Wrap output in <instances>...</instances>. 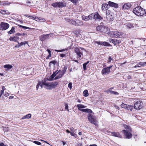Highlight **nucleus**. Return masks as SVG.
I'll use <instances>...</instances> for the list:
<instances>
[{
  "instance_id": "nucleus-41",
  "label": "nucleus",
  "mask_w": 146,
  "mask_h": 146,
  "mask_svg": "<svg viewBox=\"0 0 146 146\" xmlns=\"http://www.w3.org/2000/svg\"><path fill=\"white\" fill-rule=\"evenodd\" d=\"M67 68V66H64V67L63 68L62 70V71H61V72L64 74L65 72H66Z\"/></svg>"
},
{
  "instance_id": "nucleus-9",
  "label": "nucleus",
  "mask_w": 146,
  "mask_h": 146,
  "mask_svg": "<svg viewBox=\"0 0 146 146\" xmlns=\"http://www.w3.org/2000/svg\"><path fill=\"white\" fill-rule=\"evenodd\" d=\"M122 131L123 133L124 136L126 139H130L132 137L133 135L131 132L125 130H123Z\"/></svg>"
},
{
  "instance_id": "nucleus-37",
  "label": "nucleus",
  "mask_w": 146,
  "mask_h": 146,
  "mask_svg": "<svg viewBox=\"0 0 146 146\" xmlns=\"http://www.w3.org/2000/svg\"><path fill=\"white\" fill-rule=\"evenodd\" d=\"M37 18L36 19L38 20V21H40V22H44L45 21V19L43 18L40 17H37Z\"/></svg>"
},
{
  "instance_id": "nucleus-57",
  "label": "nucleus",
  "mask_w": 146,
  "mask_h": 146,
  "mask_svg": "<svg viewBox=\"0 0 146 146\" xmlns=\"http://www.w3.org/2000/svg\"><path fill=\"white\" fill-rule=\"evenodd\" d=\"M4 89H3L2 90H1V91L0 95H1V96L2 95V94H3L4 93Z\"/></svg>"
},
{
  "instance_id": "nucleus-63",
  "label": "nucleus",
  "mask_w": 146,
  "mask_h": 146,
  "mask_svg": "<svg viewBox=\"0 0 146 146\" xmlns=\"http://www.w3.org/2000/svg\"><path fill=\"white\" fill-rule=\"evenodd\" d=\"M21 35H22V34L19 33H17L16 34V36H21Z\"/></svg>"
},
{
  "instance_id": "nucleus-52",
  "label": "nucleus",
  "mask_w": 146,
  "mask_h": 146,
  "mask_svg": "<svg viewBox=\"0 0 146 146\" xmlns=\"http://www.w3.org/2000/svg\"><path fill=\"white\" fill-rule=\"evenodd\" d=\"M112 59V58L110 56H109L107 60V62L108 63L110 62Z\"/></svg>"
},
{
  "instance_id": "nucleus-61",
  "label": "nucleus",
  "mask_w": 146,
  "mask_h": 146,
  "mask_svg": "<svg viewBox=\"0 0 146 146\" xmlns=\"http://www.w3.org/2000/svg\"><path fill=\"white\" fill-rule=\"evenodd\" d=\"M60 57H63L65 56V54H60Z\"/></svg>"
},
{
  "instance_id": "nucleus-25",
  "label": "nucleus",
  "mask_w": 146,
  "mask_h": 146,
  "mask_svg": "<svg viewBox=\"0 0 146 146\" xmlns=\"http://www.w3.org/2000/svg\"><path fill=\"white\" fill-rule=\"evenodd\" d=\"M76 26H81L83 25L82 21L78 19H76Z\"/></svg>"
},
{
  "instance_id": "nucleus-64",
  "label": "nucleus",
  "mask_w": 146,
  "mask_h": 146,
  "mask_svg": "<svg viewBox=\"0 0 146 146\" xmlns=\"http://www.w3.org/2000/svg\"><path fill=\"white\" fill-rule=\"evenodd\" d=\"M13 98H14V96H11L9 97V98L10 99H11Z\"/></svg>"
},
{
  "instance_id": "nucleus-31",
  "label": "nucleus",
  "mask_w": 146,
  "mask_h": 146,
  "mask_svg": "<svg viewBox=\"0 0 146 146\" xmlns=\"http://www.w3.org/2000/svg\"><path fill=\"white\" fill-rule=\"evenodd\" d=\"M67 21L68 22L76 26V21L73 20H70L69 19H67Z\"/></svg>"
},
{
  "instance_id": "nucleus-8",
  "label": "nucleus",
  "mask_w": 146,
  "mask_h": 146,
  "mask_svg": "<svg viewBox=\"0 0 146 146\" xmlns=\"http://www.w3.org/2000/svg\"><path fill=\"white\" fill-rule=\"evenodd\" d=\"M9 27V25L7 23L2 22L0 23V29L1 30L4 31L7 29Z\"/></svg>"
},
{
  "instance_id": "nucleus-26",
  "label": "nucleus",
  "mask_w": 146,
  "mask_h": 146,
  "mask_svg": "<svg viewBox=\"0 0 146 146\" xmlns=\"http://www.w3.org/2000/svg\"><path fill=\"white\" fill-rule=\"evenodd\" d=\"M123 126L124 127L125 129H127V130L129 131L130 132H131L132 131V129L129 125L124 124L123 125Z\"/></svg>"
},
{
  "instance_id": "nucleus-47",
  "label": "nucleus",
  "mask_w": 146,
  "mask_h": 146,
  "mask_svg": "<svg viewBox=\"0 0 146 146\" xmlns=\"http://www.w3.org/2000/svg\"><path fill=\"white\" fill-rule=\"evenodd\" d=\"M72 82H70L68 86V87L70 88V90H71L72 87Z\"/></svg>"
},
{
  "instance_id": "nucleus-17",
  "label": "nucleus",
  "mask_w": 146,
  "mask_h": 146,
  "mask_svg": "<svg viewBox=\"0 0 146 146\" xmlns=\"http://www.w3.org/2000/svg\"><path fill=\"white\" fill-rule=\"evenodd\" d=\"M111 135L113 136L119 138H121L122 137V135L118 132H112L111 133Z\"/></svg>"
},
{
  "instance_id": "nucleus-46",
  "label": "nucleus",
  "mask_w": 146,
  "mask_h": 146,
  "mask_svg": "<svg viewBox=\"0 0 146 146\" xmlns=\"http://www.w3.org/2000/svg\"><path fill=\"white\" fill-rule=\"evenodd\" d=\"M71 2L76 5V3L78 2V0H69Z\"/></svg>"
},
{
  "instance_id": "nucleus-3",
  "label": "nucleus",
  "mask_w": 146,
  "mask_h": 146,
  "mask_svg": "<svg viewBox=\"0 0 146 146\" xmlns=\"http://www.w3.org/2000/svg\"><path fill=\"white\" fill-rule=\"evenodd\" d=\"M96 30L104 33H108V28L104 26L98 25L96 27Z\"/></svg>"
},
{
  "instance_id": "nucleus-40",
  "label": "nucleus",
  "mask_w": 146,
  "mask_h": 146,
  "mask_svg": "<svg viewBox=\"0 0 146 146\" xmlns=\"http://www.w3.org/2000/svg\"><path fill=\"white\" fill-rule=\"evenodd\" d=\"M89 61H87L85 63L83 64V69L84 70H87V68H86V65L89 63Z\"/></svg>"
},
{
  "instance_id": "nucleus-62",
  "label": "nucleus",
  "mask_w": 146,
  "mask_h": 146,
  "mask_svg": "<svg viewBox=\"0 0 146 146\" xmlns=\"http://www.w3.org/2000/svg\"><path fill=\"white\" fill-rule=\"evenodd\" d=\"M60 78V77H59L58 75H57L56 77H55V78H54V79L55 80H56V79H58L59 78Z\"/></svg>"
},
{
  "instance_id": "nucleus-53",
  "label": "nucleus",
  "mask_w": 146,
  "mask_h": 146,
  "mask_svg": "<svg viewBox=\"0 0 146 146\" xmlns=\"http://www.w3.org/2000/svg\"><path fill=\"white\" fill-rule=\"evenodd\" d=\"M39 86H40L41 88H42L43 86H42V82H41L40 81H39L38 82V83L37 84Z\"/></svg>"
},
{
  "instance_id": "nucleus-54",
  "label": "nucleus",
  "mask_w": 146,
  "mask_h": 146,
  "mask_svg": "<svg viewBox=\"0 0 146 146\" xmlns=\"http://www.w3.org/2000/svg\"><path fill=\"white\" fill-rule=\"evenodd\" d=\"M52 54L51 53L49 54L46 57V59H50V58L51 57Z\"/></svg>"
},
{
  "instance_id": "nucleus-10",
  "label": "nucleus",
  "mask_w": 146,
  "mask_h": 146,
  "mask_svg": "<svg viewBox=\"0 0 146 146\" xmlns=\"http://www.w3.org/2000/svg\"><path fill=\"white\" fill-rule=\"evenodd\" d=\"M142 104V102L139 101H137L134 104V108L135 110H140L143 107Z\"/></svg>"
},
{
  "instance_id": "nucleus-45",
  "label": "nucleus",
  "mask_w": 146,
  "mask_h": 146,
  "mask_svg": "<svg viewBox=\"0 0 146 146\" xmlns=\"http://www.w3.org/2000/svg\"><path fill=\"white\" fill-rule=\"evenodd\" d=\"M110 41L112 42V43L114 44L115 45H116V40H114L113 39L111 38L110 39Z\"/></svg>"
},
{
  "instance_id": "nucleus-27",
  "label": "nucleus",
  "mask_w": 146,
  "mask_h": 146,
  "mask_svg": "<svg viewBox=\"0 0 146 146\" xmlns=\"http://www.w3.org/2000/svg\"><path fill=\"white\" fill-rule=\"evenodd\" d=\"M57 73L56 71L53 72V74L50 76L49 78L47 79V80L49 81H51L53 80V78L56 75Z\"/></svg>"
},
{
  "instance_id": "nucleus-59",
  "label": "nucleus",
  "mask_w": 146,
  "mask_h": 146,
  "mask_svg": "<svg viewBox=\"0 0 146 146\" xmlns=\"http://www.w3.org/2000/svg\"><path fill=\"white\" fill-rule=\"evenodd\" d=\"M0 146H7V145H4V144L2 143H0Z\"/></svg>"
},
{
  "instance_id": "nucleus-44",
  "label": "nucleus",
  "mask_w": 146,
  "mask_h": 146,
  "mask_svg": "<svg viewBox=\"0 0 146 146\" xmlns=\"http://www.w3.org/2000/svg\"><path fill=\"white\" fill-rule=\"evenodd\" d=\"M3 5H10L11 4V3L7 1H4L3 2Z\"/></svg>"
},
{
  "instance_id": "nucleus-55",
  "label": "nucleus",
  "mask_w": 146,
  "mask_h": 146,
  "mask_svg": "<svg viewBox=\"0 0 146 146\" xmlns=\"http://www.w3.org/2000/svg\"><path fill=\"white\" fill-rule=\"evenodd\" d=\"M17 42L18 43V44L15 45V48H19L21 46L20 43H19V42Z\"/></svg>"
},
{
  "instance_id": "nucleus-33",
  "label": "nucleus",
  "mask_w": 146,
  "mask_h": 146,
  "mask_svg": "<svg viewBox=\"0 0 146 146\" xmlns=\"http://www.w3.org/2000/svg\"><path fill=\"white\" fill-rule=\"evenodd\" d=\"M3 67L5 68H7L8 69H9L12 68H13V66L11 65L7 64L3 66Z\"/></svg>"
},
{
  "instance_id": "nucleus-38",
  "label": "nucleus",
  "mask_w": 146,
  "mask_h": 146,
  "mask_svg": "<svg viewBox=\"0 0 146 146\" xmlns=\"http://www.w3.org/2000/svg\"><path fill=\"white\" fill-rule=\"evenodd\" d=\"M61 72V71L59 70L57 72V74H58V75L60 78H61L64 75V74Z\"/></svg>"
},
{
  "instance_id": "nucleus-12",
  "label": "nucleus",
  "mask_w": 146,
  "mask_h": 146,
  "mask_svg": "<svg viewBox=\"0 0 146 146\" xmlns=\"http://www.w3.org/2000/svg\"><path fill=\"white\" fill-rule=\"evenodd\" d=\"M94 43L98 45H102L104 46H110V44L109 43L105 41L102 42L101 41H96L94 42Z\"/></svg>"
},
{
  "instance_id": "nucleus-49",
  "label": "nucleus",
  "mask_w": 146,
  "mask_h": 146,
  "mask_svg": "<svg viewBox=\"0 0 146 146\" xmlns=\"http://www.w3.org/2000/svg\"><path fill=\"white\" fill-rule=\"evenodd\" d=\"M33 142L35 144L38 145H40L41 144V143L39 141H34Z\"/></svg>"
},
{
  "instance_id": "nucleus-58",
  "label": "nucleus",
  "mask_w": 146,
  "mask_h": 146,
  "mask_svg": "<svg viewBox=\"0 0 146 146\" xmlns=\"http://www.w3.org/2000/svg\"><path fill=\"white\" fill-rule=\"evenodd\" d=\"M121 41L118 40H116V42L117 44H119L120 43H121Z\"/></svg>"
},
{
  "instance_id": "nucleus-22",
  "label": "nucleus",
  "mask_w": 146,
  "mask_h": 146,
  "mask_svg": "<svg viewBox=\"0 0 146 146\" xmlns=\"http://www.w3.org/2000/svg\"><path fill=\"white\" fill-rule=\"evenodd\" d=\"M105 92L107 93V94L110 93L114 95H118L119 94V93L117 92L112 91V90H106L104 91Z\"/></svg>"
},
{
  "instance_id": "nucleus-35",
  "label": "nucleus",
  "mask_w": 146,
  "mask_h": 146,
  "mask_svg": "<svg viewBox=\"0 0 146 146\" xmlns=\"http://www.w3.org/2000/svg\"><path fill=\"white\" fill-rule=\"evenodd\" d=\"M15 32V27H12L11 29V30L8 32V33L9 34H11L12 33H14Z\"/></svg>"
},
{
  "instance_id": "nucleus-5",
  "label": "nucleus",
  "mask_w": 146,
  "mask_h": 146,
  "mask_svg": "<svg viewBox=\"0 0 146 146\" xmlns=\"http://www.w3.org/2000/svg\"><path fill=\"white\" fill-rule=\"evenodd\" d=\"M66 3H63L61 2H57L52 3L51 5L54 8H62L66 6Z\"/></svg>"
},
{
  "instance_id": "nucleus-34",
  "label": "nucleus",
  "mask_w": 146,
  "mask_h": 146,
  "mask_svg": "<svg viewBox=\"0 0 146 146\" xmlns=\"http://www.w3.org/2000/svg\"><path fill=\"white\" fill-rule=\"evenodd\" d=\"M31 116V115L30 113L28 114L27 115L23 116L22 118V119H25L30 118Z\"/></svg>"
},
{
  "instance_id": "nucleus-36",
  "label": "nucleus",
  "mask_w": 146,
  "mask_h": 146,
  "mask_svg": "<svg viewBox=\"0 0 146 146\" xmlns=\"http://www.w3.org/2000/svg\"><path fill=\"white\" fill-rule=\"evenodd\" d=\"M83 95L85 97H87L88 96L89 94L87 90H85L84 91Z\"/></svg>"
},
{
  "instance_id": "nucleus-42",
  "label": "nucleus",
  "mask_w": 146,
  "mask_h": 146,
  "mask_svg": "<svg viewBox=\"0 0 146 146\" xmlns=\"http://www.w3.org/2000/svg\"><path fill=\"white\" fill-rule=\"evenodd\" d=\"M18 26L21 27L23 28L24 29H31V28H30L29 27H27L26 26H23L21 25H19Z\"/></svg>"
},
{
  "instance_id": "nucleus-23",
  "label": "nucleus",
  "mask_w": 146,
  "mask_h": 146,
  "mask_svg": "<svg viewBox=\"0 0 146 146\" xmlns=\"http://www.w3.org/2000/svg\"><path fill=\"white\" fill-rule=\"evenodd\" d=\"M0 13L3 15H9L10 14L8 10H5L0 9Z\"/></svg>"
},
{
  "instance_id": "nucleus-1",
  "label": "nucleus",
  "mask_w": 146,
  "mask_h": 146,
  "mask_svg": "<svg viewBox=\"0 0 146 146\" xmlns=\"http://www.w3.org/2000/svg\"><path fill=\"white\" fill-rule=\"evenodd\" d=\"M133 13L136 15L141 16L146 13L145 10L140 6H137L133 10Z\"/></svg>"
},
{
  "instance_id": "nucleus-7",
  "label": "nucleus",
  "mask_w": 146,
  "mask_h": 146,
  "mask_svg": "<svg viewBox=\"0 0 146 146\" xmlns=\"http://www.w3.org/2000/svg\"><path fill=\"white\" fill-rule=\"evenodd\" d=\"M88 121L91 123L96 125H97L96 120L91 114L89 113L88 115Z\"/></svg>"
},
{
  "instance_id": "nucleus-50",
  "label": "nucleus",
  "mask_w": 146,
  "mask_h": 146,
  "mask_svg": "<svg viewBox=\"0 0 146 146\" xmlns=\"http://www.w3.org/2000/svg\"><path fill=\"white\" fill-rule=\"evenodd\" d=\"M65 110H67L68 111V112L69 111V110L68 109V104H65Z\"/></svg>"
},
{
  "instance_id": "nucleus-28",
  "label": "nucleus",
  "mask_w": 146,
  "mask_h": 146,
  "mask_svg": "<svg viewBox=\"0 0 146 146\" xmlns=\"http://www.w3.org/2000/svg\"><path fill=\"white\" fill-rule=\"evenodd\" d=\"M76 107L78 108L79 110L82 111V109L81 108H85L86 106L83 105L82 104H78L76 105Z\"/></svg>"
},
{
  "instance_id": "nucleus-43",
  "label": "nucleus",
  "mask_w": 146,
  "mask_h": 146,
  "mask_svg": "<svg viewBox=\"0 0 146 146\" xmlns=\"http://www.w3.org/2000/svg\"><path fill=\"white\" fill-rule=\"evenodd\" d=\"M20 43L21 46L23 45H25L26 44H28V41H25L24 42H22Z\"/></svg>"
},
{
  "instance_id": "nucleus-21",
  "label": "nucleus",
  "mask_w": 146,
  "mask_h": 146,
  "mask_svg": "<svg viewBox=\"0 0 146 146\" xmlns=\"http://www.w3.org/2000/svg\"><path fill=\"white\" fill-rule=\"evenodd\" d=\"M82 20L85 21H87L89 20H92L91 17L90 16V14L88 16L83 15L82 16Z\"/></svg>"
},
{
  "instance_id": "nucleus-11",
  "label": "nucleus",
  "mask_w": 146,
  "mask_h": 146,
  "mask_svg": "<svg viewBox=\"0 0 146 146\" xmlns=\"http://www.w3.org/2000/svg\"><path fill=\"white\" fill-rule=\"evenodd\" d=\"M121 106L122 108H124L128 110H130V111H131L133 108V106L129 105L123 103H122Z\"/></svg>"
},
{
  "instance_id": "nucleus-30",
  "label": "nucleus",
  "mask_w": 146,
  "mask_h": 146,
  "mask_svg": "<svg viewBox=\"0 0 146 146\" xmlns=\"http://www.w3.org/2000/svg\"><path fill=\"white\" fill-rule=\"evenodd\" d=\"M46 79H44L43 81H42V84L45 85L47 87H50V83L46 82Z\"/></svg>"
},
{
  "instance_id": "nucleus-39",
  "label": "nucleus",
  "mask_w": 146,
  "mask_h": 146,
  "mask_svg": "<svg viewBox=\"0 0 146 146\" xmlns=\"http://www.w3.org/2000/svg\"><path fill=\"white\" fill-rule=\"evenodd\" d=\"M24 16H25V17H30V18L32 19H36L37 18V17L36 16H29V15H24Z\"/></svg>"
},
{
  "instance_id": "nucleus-32",
  "label": "nucleus",
  "mask_w": 146,
  "mask_h": 146,
  "mask_svg": "<svg viewBox=\"0 0 146 146\" xmlns=\"http://www.w3.org/2000/svg\"><path fill=\"white\" fill-rule=\"evenodd\" d=\"M142 66H144V64H143V62H139L136 65H135L133 67L134 68H136L138 67H141Z\"/></svg>"
},
{
  "instance_id": "nucleus-29",
  "label": "nucleus",
  "mask_w": 146,
  "mask_h": 146,
  "mask_svg": "<svg viewBox=\"0 0 146 146\" xmlns=\"http://www.w3.org/2000/svg\"><path fill=\"white\" fill-rule=\"evenodd\" d=\"M82 111L83 112L88 113H92V111L91 109L88 108L82 109Z\"/></svg>"
},
{
  "instance_id": "nucleus-6",
  "label": "nucleus",
  "mask_w": 146,
  "mask_h": 146,
  "mask_svg": "<svg viewBox=\"0 0 146 146\" xmlns=\"http://www.w3.org/2000/svg\"><path fill=\"white\" fill-rule=\"evenodd\" d=\"M111 33L113 35L114 37L115 38H123V33L117 31H113L111 32Z\"/></svg>"
},
{
  "instance_id": "nucleus-51",
  "label": "nucleus",
  "mask_w": 146,
  "mask_h": 146,
  "mask_svg": "<svg viewBox=\"0 0 146 146\" xmlns=\"http://www.w3.org/2000/svg\"><path fill=\"white\" fill-rule=\"evenodd\" d=\"M56 62H57L56 60H53L50 62L49 64H53L54 65Z\"/></svg>"
},
{
  "instance_id": "nucleus-48",
  "label": "nucleus",
  "mask_w": 146,
  "mask_h": 146,
  "mask_svg": "<svg viewBox=\"0 0 146 146\" xmlns=\"http://www.w3.org/2000/svg\"><path fill=\"white\" fill-rule=\"evenodd\" d=\"M110 14H111V11L110 10H109L107 9L106 10V15H110Z\"/></svg>"
},
{
  "instance_id": "nucleus-13",
  "label": "nucleus",
  "mask_w": 146,
  "mask_h": 146,
  "mask_svg": "<svg viewBox=\"0 0 146 146\" xmlns=\"http://www.w3.org/2000/svg\"><path fill=\"white\" fill-rule=\"evenodd\" d=\"M50 34L42 35L39 37L40 40L42 41H44L49 38V36Z\"/></svg>"
},
{
  "instance_id": "nucleus-2",
  "label": "nucleus",
  "mask_w": 146,
  "mask_h": 146,
  "mask_svg": "<svg viewBox=\"0 0 146 146\" xmlns=\"http://www.w3.org/2000/svg\"><path fill=\"white\" fill-rule=\"evenodd\" d=\"M80 48L82 50H85L83 48L80 47H76L75 49V52L76 53L77 55V58L79 60H80L82 59V56H83V53L80 51Z\"/></svg>"
},
{
  "instance_id": "nucleus-19",
  "label": "nucleus",
  "mask_w": 146,
  "mask_h": 146,
  "mask_svg": "<svg viewBox=\"0 0 146 146\" xmlns=\"http://www.w3.org/2000/svg\"><path fill=\"white\" fill-rule=\"evenodd\" d=\"M58 84V83L57 82L51 83H50V88L49 89L54 88Z\"/></svg>"
},
{
  "instance_id": "nucleus-18",
  "label": "nucleus",
  "mask_w": 146,
  "mask_h": 146,
  "mask_svg": "<svg viewBox=\"0 0 146 146\" xmlns=\"http://www.w3.org/2000/svg\"><path fill=\"white\" fill-rule=\"evenodd\" d=\"M19 38L17 36H11L10 37L9 40L10 41H14L15 42H19L18 40Z\"/></svg>"
},
{
  "instance_id": "nucleus-24",
  "label": "nucleus",
  "mask_w": 146,
  "mask_h": 146,
  "mask_svg": "<svg viewBox=\"0 0 146 146\" xmlns=\"http://www.w3.org/2000/svg\"><path fill=\"white\" fill-rule=\"evenodd\" d=\"M106 18L107 21L109 22L112 21L113 20V17L111 14L107 15H106Z\"/></svg>"
},
{
  "instance_id": "nucleus-4",
  "label": "nucleus",
  "mask_w": 146,
  "mask_h": 146,
  "mask_svg": "<svg viewBox=\"0 0 146 146\" xmlns=\"http://www.w3.org/2000/svg\"><path fill=\"white\" fill-rule=\"evenodd\" d=\"M90 16L91 17L92 20L93 19L95 21H101L103 19L102 17L100 15L98 12L90 14Z\"/></svg>"
},
{
  "instance_id": "nucleus-60",
  "label": "nucleus",
  "mask_w": 146,
  "mask_h": 146,
  "mask_svg": "<svg viewBox=\"0 0 146 146\" xmlns=\"http://www.w3.org/2000/svg\"><path fill=\"white\" fill-rule=\"evenodd\" d=\"M64 51V50H56L55 51L60 52H63Z\"/></svg>"
},
{
  "instance_id": "nucleus-56",
  "label": "nucleus",
  "mask_w": 146,
  "mask_h": 146,
  "mask_svg": "<svg viewBox=\"0 0 146 146\" xmlns=\"http://www.w3.org/2000/svg\"><path fill=\"white\" fill-rule=\"evenodd\" d=\"M70 130L72 133H74L75 131V130L74 128L73 127H71L70 128Z\"/></svg>"
},
{
  "instance_id": "nucleus-20",
  "label": "nucleus",
  "mask_w": 146,
  "mask_h": 146,
  "mask_svg": "<svg viewBox=\"0 0 146 146\" xmlns=\"http://www.w3.org/2000/svg\"><path fill=\"white\" fill-rule=\"evenodd\" d=\"M108 4L103 3L102 5V11H105L107 9H108Z\"/></svg>"
},
{
  "instance_id": "nucleus-15",
  "label": "nucleus",
  "mask_w": 146,
  "mask_h": 146,
  "mask_svg": "<svg viewBox=\"0 0 146 146\" xmlns=\"http://www.w3.org/2000/svg\"><path fill=\"white\" fill-rule=\"evenodd\" d=\"M110 72V70L107 67L104 68L101 71L102 74L106 75L108 74Z\"/></svg>"
},
{
  "instance_id": "nucleus-16",
  "label": "nucleus",
  "mask_w": 146,
  "mask_h": 146,
  "mask_svg": "<svg viewBox=\"0 0 146 146\" xmlns=\"http://www.w3.org/2000/svg\"><path fill=\"white\" fill-rule=\"evenodd\" d=\"M108 3L110 6L113 7L115 8H117L118 7V5L117 3L110 1L108 2Z\"/></svg>"
},
{
  "instance_id": "nucleus-14",
  "label": "nucleus",
  "mask_w": 146,
  "mask_h": 146,
  "mask_svg": "<svg viewBox=\"0 0 146 146\" xmlns=\"http://www.w3.org/2000/svg\"><path fill=\"white\" fill-rule=\"evenodd\" d=\"M131 5L129 3H124L122 6V9L123 10H125L126 9L127 10L129 9L131 7Z\"/></svg>"
}]
</instances>
